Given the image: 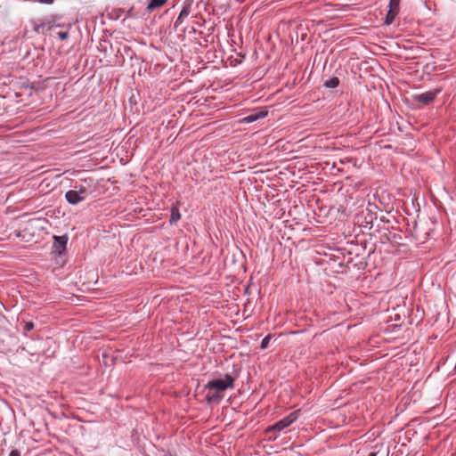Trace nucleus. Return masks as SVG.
Returning a JSON list of instances; mask_svg holds the SVG:
<instances>
[{
  "label": "nucleus",
  "mask_w": 456,
  "mask_h": 456,
  "mask_svg": "<svg viewBox=\"0 0 456 456\" xmlns=\"http://www.w3.org/2000/svg\"><path fill=\"white\" fill-rule=\"evenodd\" d=\"M234 378L226 373L223 379H214L205 385V389L208 390L207 400L210 402H218L223 398L222 393L228 388H232Z\"/></svg>",
  "instance_id": "nucleus-1"
},
{
  "label": "nucleus",
  "mask_w": 456,
  "mask_h": 456,
  "mask_svg": "<svg viewBox=\"0 0 456 456\" xmlns=\"http://www.w3.org/2000/svg\"><path fill=\"white\" fill-rule=\"evenodd\" d=\"M441 93V89H435L431 91H427L421 94H415L412 95L413 102L419 103L421 105H428L431 103L437 94Z\"/></svg>",
  "instance_id": "nucleus-2"
},
{
  "label": "nucleus",
  "mask_w": 456,
  "mask_h": 456,
  "mask_svg": "<svg viewBox=\"0 0 456 456\" xmlns=\"http://www.w3.org/2000/svg\"><path fill=\"white\" fill-rule=\"evenodd\" d=\"M298 416L299 413L297 411H292L288 416L277 421L269 428V430H276L280 432L293 424L298 419Z\"/></svg>",
  "instance_id": "nucleus-3"
},
{
  "label": "nucleus",
  "mask_w": 456,
  "mask_h": 456,
  "mask_svg": "<svg viewBox=\"0 0 456 456\" xmlns=\"http://www.w3.org/2000/svg\"><path fill=\"white\" fill-rule=\"evenodd\" d=\"M53 252L56 256H61L66 250V246L68 243L67 236H53Z\"/></svg>",
  "instance_id": "nucleus-4"
},
{
  "label": "nucleus",
  "mask_w": 456,
  "mask_h": 456,
  "mask_svg": "<svg viewBox=\"0 0 456 456\" xmlns=\"http://www.w3.org/2000/svg\"><path fill=\"white\" fill-rule=\"evenodd\" d=\"M65 199L71 205H77L85 200L83 195L80 196V194L77 193L74 190L68 191L65 193Z\"/></svg>",
  "instance_id": "nucleus-5"
},
{
  "label": "nucleus",
  "mask_w": 456,
  "mask_h": 456,
  "mask_svg": "<svg viewBox=\"0 0 456 456\" xmlns=\"http://www.w3.org/2000/svg\"><path fill=\"white\" fill-rule=\"evenodd\" d=\"M265 116H267L266 110H256L253 113L248 114L245 118H243L242 121L244 123L250 124V123H253L260 118H265Z\"/></svg>",
  "instance_id": "nucleus-6"
},
{
  "label": "nucleus",
  "mask_w": 456,
  "mask_h": 456,
  "mask_svg": "<svg viewBox=\"0 0 456 456\" xmlns=\"http://www.w3.org/2000/svg\"><path fill=\"white\" fill-rule=\"evenodd\" d=\"M171 215L169 223L170 224H175L181 218L179 208L176 205H173L170 209Z\"/></svg>",
  "instance_id": "nucleus-7"
},
{
  "label": "nucleus",
  "mask_w": 456,
  "mask_h": 456,
  "mask_svg": "<svg viewBox=\"0 0 456 456\" xmlns=\"http://www.w3.org/2000/svg\"><path fill=\"white\" fill-rule=\"evenodd\" d=\"M167 0H150L147 5V10L152 12L167 4Z\"/></svg>",
  "instance_id": "nucleus-8"
},
{
  "label": "nucleus",
  "mask_w": 456,
  "mask_h": 456,
  "mask_svg": "<svg viewBox=\"0 0 456 456\" xmlns=\"http://www.w3.org/2000/svg\"><path fill=\"white\" fill-rule=\"evenodd\" d=\"M339 85V79L337 77H332L330 79L326 80L323 86L327 88H336Z\"/></svg>",
  "instance_id": "nucleus-9"
},
{
  "label": "nucleus",
  "mask_w": 456,
  "mask_h": 456,
  "mask_svg": "<svg viewBox=\"0 0 456 456\" xmlns=\"http://www.w3.org/2000/svg\"><path fill=\"white\" fill-rule=\"evenodd\" d=\"M189 14V9L187 7H183L180 12L178 18L175 20V27H178L182 23L183 19L188 17Z\"/></svg>",
  "instance_id": "nucleus-10"
},
{
  "label": "nucleus",
  "mask_w": 456,
  "mask_h": 456,
  "mask_svg": "<svg viewBox=\"0 0 456 456\" xmlns=\"http://www.w3.org/2000/svg\"><path fill=\"white\" fill-rule=\"evenodd\" d=\"M75 191H77V193H79L80 196L83 195V199L86 200L87 195H88V190L86 189V186L80 184V185H75L74 186V189H73Z\"/></svg>",
  "instance_id": "nucleus-11"
},
{
  "label": "nucleus",
  "mask_w": 456,
  "mask_h": 456,
  "mask_svg": "<svg viewBox=\"0 0 456 456\" xmlns=\"http://www.w3.org/2000/svg\"><path fill=\"white\" fill-rule=\"evenodd\" d=\"M397 14L398 13L395 12L394 11H388L387 14L386 16V19H385V24H387V25L392 24Z\"/></svg>",
  "instance_id": "nucleus-12"
},
{
  "label": "nucleus",
  "mask_w": 456,
  "mask_h": 456,
  "mask_svg": "<svg viewBox=\"0 0 456 456\" xmlns=\"http://www.w3.org/2000/svg\"><path fill=\"white\" fill-rule=\"evenodd\" d=\"M401 0H390L388 4V11H394L395 12H399V5H400Z\"/></svg>",
  "instance_id": "nucleus-13"
},
{
  "label": "nucleus",
  "mask_w": 456,
  "mask_h": 456,
  "mask_svg": "<svg viewBox=\"0 0 456 456\" xmlns=\"http://www.w3.org/2000/svg\"><path fill=\"white\" fill-rule=\"evenodd\" d=\"M35 328L33 322H24L23 323V335L28 337L27 332L32 330Z\"/></svg>",
  "instance_id": "nucleus-14"
},
{
  "label": "nucleus",
  "mask_w": 456,
  "mask_h": 456,
  "mask_svg": "<svg viewBox=\"0 0 456 456\" xmlns=\"http://www.w3.org/2000/svg\"><path fill=\"white\" fill-rule=\"evenodd\" d=\"M273 338V336L272 335H267L265 336L262 341H261V344H260V348L262 350H265L266 349L268 346H269V343L271 341V339Z\"/></svg>",
  "instance_id": "nucleus-15"
},
{
  "label": "nucleus",
  "mask_w": 456,
  "mask_h": 456,
  "mask_svg": "<svg viewBox=\"0 0 456 456\" xmlns=\"http://www.w3.org/2000/svg\"><path fill=\"white\" fill-rule=\"evenodd\" d=\"M69 32L68 31H60L57 33V37L60 40L63 41L69 37Z\"/></svg>",
  "instance_id": "nucleus-16"
},
{
  "label": "nucleus",
  "mask_w": 456,
  "mask_h": 456,
  "mask_svg": "<svg viewBox=\"0 0 456 456\" xmlns=\"http://www.w3.org/2000/svg\"><path fill=\"white\" fill-rule=\"evenodd\" d=\"M31 1L35 2V3H40L43 4H52L53 3V0H31Z\"/></svg>",
  "instance_id": "nucleus-17"
},
{
  "label": "nucleus",
  "mask_w": 456,
  "mask_h": 456,
  "mask_svg": "<svg viewBox=\"0 0 456 456\" xmlns=\"http://www.w3.org/2000/svg\"><path fill=\"white\" fill-rule=\"evenodd\" d=\"M9 456H20V452L18 450L11 451Z\"/></svg>",
  "instance_id": "nucleus-18"
},
{
  "label": "nucleus",
  "mask_w": 456,
  "mask_h": 456,
  "mask_svg": "<svg viewBox=\"0 0 456 456\" xmlns=\"http://www.w3.org/2000/svg\"><path fill=\"white\" fill-rule=\"evenodd\" d=\"M161 456H173L169 452H165Z\"/></svg>",
  "instance_id": "nucleus-19"
},
{
  "label": "nucleus",
  "mask_w": 456,
  "mask_h": 456,
  "mask_svg": "<svg viewBox=\"0 0 456 456\" xmlns=\"http://www.w3.org/2000/svg\"><path fill=\"white\" fill-rule=\"evenodd\" d=\"M368 456H377V452H371L369 453Z\"/></svg>",
  "instance_id": "nucleus-20"
},
{
  "label": "nucleus",
  "mask_w": 456,
  "mask_h": 456,
  "mask_svg": "<svg viewBox=\"0 0 456 456\" xmlns=\"http://www.w3.org/2000/svg\"><path fill=\"white\" fill-rule=\"evenodd\" d=\"M0 307L5 308L4 305L0 302Z\"/></svg>",
  "instance_id": "nucleus-21"
}]
</instances>
